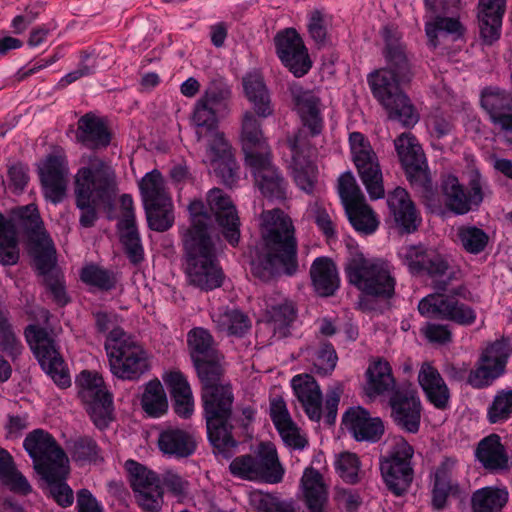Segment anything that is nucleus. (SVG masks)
<instances>
[{
  "instance_id": "obj_1",
  "label": "nucleus",
  "mask_w": 512,
  "mask_h": 512,
  "mask_svg": "<svg viewBox=\"0 0 512 512\" xmlns=\"http://www.w3.org/2000/svg\"><path fill=\"white\" fill-rule=\"evenodd\" d=\"M190 356L202 384L201 400L208 439L216 453L231 457L237 442L232 436L234 394L224 380L222 356L210 332L196 327L187 334Z\"/></svg>"
},
{
  "instance_id": "obj_2",
  "label": "nucleus",
  "mask_w": 512,
  "mask_h": 512,
  "mask_svg": "<svg viewBox=\"0 0 512 512\" xmlns=\"http://www.w3.org/2000/svg\"><path fill=\"white\" fill-rule=\"evenodd\" d=\"M260 241L250 251L252 274L269 281L283 273L298 271V243L291 218L280 209L261 213Z\"/></svg>"
},
{
  "instance_id": "obj_3",
  "label": "nucleus",
  "mask_w": 512,
  "mask_h": 512,
  "mask_svg": "<svg viewBox=\"0 0 512 512\" xmlns=\"http://www.w3.org/2000/svg\"><path fill=\"white\" fill-rule=\"evenodd\" d=\"M385 59L386 67L375 70L367 77L371 92L387 110L390 119L399 121L405 127H413L419 121V115L400 88L413 77L404 47L401 44H387Z\"/></svg>"
},
{
  "instance_id": "obj_4",
  "label": "nucleus",
  "mask_w": 512,
  "mask_h": 512,
  "mask_svg": "<svg viewBox=\"0 0 512 512\" xmlns=\"http://www.w3.org/2000/svg\"><path fill=\"white\" fill-rule=\"evenodd\" d=\"M365 393L369 398L393 392L390 397L392 415L396 424L409 433H416L420 427L421 402L412 384L396 388V381L390 364L382 359L371 363L366 372Z\"/></svg>"
},
{
  "instance_id": "obj_5",
  "label": "nucleus",
  "mask_w": 512,
  "mask_h": 512,
  "mask_svg": "<svg viewBox=\"0 0 512 512\" xmlns=\"http://www.w3.org/2000/svg\"><path fill=\"white\" fill-rule=\"evenodd\" d=\"M114 182L111 167L95 155L88 157L87 165L75 175L76 207L80 210L79 223L92 227L97 220L96 207L109 198Z\"/></svg>"
},
{
  "instance_id": "obj_6",
  "label": "nucleus",
  "mask_w": 512,
  "mask_h": 512,
  "mask_svg": "<svg viewBox=\"0 0 512 512\" xmlns=\"http://www.w3.org/2000/svg\"><path fill=\"white\" fill-rule=\"evenodd\" d=\"M345 274L348 282L365 295L390 299L395 293L393 267L383 258L356 252L348 258Z\"/></svg>"
},
{
  "instance_id": "obj_7",
  "label": "nucleus",
  "mask_w": 512,
  "mask_h": 512,
  "mask_svg": "<svg viewBox=\"0 0 512 512\" xmlns=\"http://www.w3.org/2000/svg\"><path fill=\"white\" fill-rule=\"evenodd\" d=\"M111 373L122 380L136 381L150 370L147 351L120 327H113L105 340Z\"/></svg>"
},
{
  "instance_id": "obj_8",
  "label": "nucleus",
  "mask_w": 512,
  "mask_h": 512,
  "mask_svg": "<svg viewBox=\"0 0 512 512\" xmlns=\"http://www.w3.org/2000/svg\"><path fill=\"white\" fill-rule=\"evenodd\" d=\"M183 244L189 283L204 291L220 287L224 273L218 262L216 242L189 237Z\"/></svg>"
},
{
  "instance_id": "obj_9",
  "label": "nucleus",
  "mask_w": 512,
  "mask_h": 512,
  "mask_svg": "<svg viewBox=\"0 0 512 512\" xmlns=\"http://www.w3.org/2000/svg\"><path fill=\"white\" fill-rule=\"evenodd\" d=\"M413 447L403 437H395L387 453L380 457L379 467L387 489L395 496L408 491L414 478Z\"/></svg>"
},
{
  "instance_id": "obj_10",
  "label": "nucleus",
  "mask_w": 512,
  "mask_h": 512,
  "mask_svg": "<svg viewBox=\"0 0 512 512\" xmlns=\"http://www.w3.org/2000/svg\"><path fill=\"white\" fill-rule=\"evenodd\" d=\"M18 226L29 233L41 229L42 220L35 205L19 207L12 217L0 214V264L3 266H13L19 261Z\"/></svg>"
},
{
  "instance_id": "obj_11",
  "label": "nucleus",
  "mask_w": 512,
  "mask_h": 512,
  "mask_svg": "<svg viewBox=\"0 0 512 512\" xmlns=\"http://www.w3.org/2000/svg\"><path fill=\"white\" fill-rule=\"evenodd\" d=\"M231 474L248 481H261L277 484L282 481L284 469L281 466L277 451L271 444L262 443L254 455H241L229 465Z\"/></svg>"
},
{
  "instance_id": "obj_12",
  "label": "nucleus",
  "mask_w": 512,
  "mask_h": 512,
  "mask_svg": "<svg viewBox=\"0 0 512 512\" xmlns=\"http://www.w3.org/2000/svg\"><path fill=\"white\" fill-rule=\"evenodd\" d=\"M75 385L93 423L100 429L107 427L113 419V397L102 376L83 370L77 375Z\"/></svg>"
},
{
  "instance_id": "obj_13",
  "label": "nucleus",
  "mask_w": 512,
  "mask_h": 512,
  "mask_svg": "<svg viewBox=\"0 0 512 512\" xmlns=\"http://www.w3.org/2000/svg\"><path fill=\"white\" fill-rule=\"evenodd\" d=\"M24 335L27 343L37 358L41 368L60 388L71 385V378L64 360L53 338L46 329L36 325H29Z\"/></svg>"
},
{
  "instance_id": "obj_14",
  "label": "nucleus",
  "mask_w": 512,
  "mask_h": 512,
  "mask_svg": "<svg viewBox=\"0 0 512 512\" xmlns=\"http://www.w3.org/2000/svg\"><path fill=\"white\" fill-rule=\"evenodd\" d=\"M353 162L371 199L384 197L382 172L378 157L368 139L360 132L349 135Z\"/></svg>"
},
{
  "instance_id": "obj_15",
  "label": "nucleus",
  "mask_w": 512,
  "mask_h": 512,
  "mask_svg": "<svg viewBox=\"0 0 512 512\" xmlns=\"http://www.w3.org/2000/svg\"><path fill=\"white\" fill-rule=\"evenodd\" d=\"M23 446L39 475L68 464V458L63 449L54 437L43 429L30 432L25 437Z\"/></svg>"
},
{
  "instance_id": "obj_16",
  "label": "nucleus",
  "mask_w": 512,
  "mask_h": 512,
  "mask_svg": "<svg viewBox=\"0 0 512 512\" xmlns=\"http://www.w3.org/2000/svg\"><path fill=\"white\" fill-rule=\"evenodd\" d=\"M458 294H429L420 300L418 311L425 317H437L462 326L472 325L476 320V312L472 307L460 302L456 298Z\"/></svg>"
},
{
  "instance_id": "obj_17",
  "label": "nucleus",
  "mask_w": 512,
  "mask_h": 512,
  "mask_svg": "<svg viewBox=\"0 0 512 512\" xmlns=\"http://www.w3.org/2000/svg\"><path fill=\"white\" fill-rule=\"evenodd\" d=\"M126 469L139 506L146 512H159L163 504L160 477L134 460L126 461Z\"/></svg>"
},
{
  "instance_id": "obj_18",
  "label": "nucleus",
  "mask_w": 512,
  "mask_h": 512,
  "mask_svg": "<svg viewBox=\"0 0 512 512\" xmlns=\"http://www.w3.org/2000/svg\"><path fill=\"white\" fill-rule=\"evenodd\" d=\"M38 173L47 200L53 204L62 202L69 182L68 161L64 154L53 153L39 164Z\"/></svg>"
},
{
  "instance_id": "obj_19",
  "label": "nucleus",
  "mask_w": 512,
  "mask_h": 512,
  "mask_svg": "<svg viewBox=\"0 0 512 512\" xmlns=\"http://www.w3.org/2000/svg\"><path fill=\"white\" fill-rule=\"evenodd\" d=\"M274 41L279 59L295 77L308 73L312 63L301 36L294 28L278 32Z\"/></svg>"
},
{
  "instance_id": "obj_20",
  "label": "nucleus",
  "mask_w": 512,
  "mask_h": 512,
  "mask_svg": "<svg viewBox=\"0 0 512 512\" xmlns=\"http://www.w3.org/2000/svg\"><path fill=\"white\" fill-rule=\"evenodd\" d=\"M250 170L255 186L270 199L283 201L287 198L288 183L279 168L272 161V153L245 164Z\"/></svg>"
},
{
  "instance_id": "obj_21",
  "label": "nucleus",
  "mask_w": 512,
  "mask_h": 512,
  "mask_svg": "<svg viewBox=\"0 0 512 512\" xmlns=\"http://www.w3.org/2000/svg\"><path fill=\"white\" fill-rule=\"evenodd\" d=\"M397 254L412 274H426L433 279L442 278L447 274L449 266L443 257L422 245H403Z\"/></svg>"
},
{
  "instance_id": "obj_22",
  "label": "nucleus",
  "mask_w": 512,
  "mask_h": 512,
  "mask_svg": "<svg viewBox=\"0 0 512 512\" xmlns=\"http://www.w3.org/2000/svg\"><path fill=\"white\" fill-rule=\"evenodd\" d=\"M202 161L225 185L231 187L236 184L239 166L224 135L216 134L207 143Z\"/></svg>"
},
{
  "instance_id": "obj_23",
  "label": "nucleus",
  "mask_w": 512,
  "mask_h": 512,
  "mask_svg": "<svg viewBox=\"0 0 512 512\" xmlns=\"http://www.w3.org/2000/svg\"><path fill=\"white\" fill-rule=\"evenodd\" d=\"M481 106L491 123L499 129L506 143L512 146V97L499 88H487L481 94Z\"/></svg>"
},
{
  "instance_id": "obj_24",
  "label": "nucleus",
  "mask_w": 512,
  "mask_h": 512,
  "mask_svg": "<svg viewBox=\"0 0 512 512\" xmlns=\"http://www.w3.org/2000/svg\"><path fill=\"white\" fill-rule=\"evenodd\" d=\"M295 110L301 123L310 135L315 137L324 129V104L318 93L314 90L295 87L291 90Z\"/></svg>"
},
{
  "instance_id": "obj_25",
  "label": "nucleus",
  "mask_w": 512,
  "mask_h": 512,
  "mask_svg": "<svg viewBox=\"0 0 512 512\" xmlns=\"http://www.w3.org/2000/svg\"><path fill=\"white\" fill-rule=\"evenodd\" d=\"M207 203L227 242L236 246L240 240V221L236 207L229 196L223 190L213 188L207 195Z\"/></svg>"
},
{
  "instance_id": "obj_26",
  "label": "nucleus",
  "mask_w": 512,
  "mask_h": 512,
  "mask_svg": "<svg viewBox=\"0 0 512 512\" xmlns=\"http://www.w3.org/2000/svg\"><path fill=\"white\" fill-rule=\"evenodd\" d=\"M263 317L278 337H285L296 318L294 303L279 292L266 295L263 299Z\"/></svg>"
},
{
  "instance_id": "obj_27",
  "label": "nucleus",
  "mask_w": 512,
  "mask_h": 512,
  "mask_svg": "<svg viewBox=\"0 0 512 512\" xmlns=\"http://www.w3.org/2000/svg\"><path fill=\"white\" fill-rule=\"evenodd\" d=\"M387 205L396 226L402 232L412 233L417 230L421 217L404 188L397 187L388 193Z\"/></svg>"
},
{
  "instance_id": "obj_28",
  "label": "nucleus",
  "mask_w": 512,
  "mask_h": 512,
  "mask_svg": "<svg viewBox=\"0 0 512 512\" xmlns=\"http://www.w3.org/2000/svg\"><path fill=\"white\" fill-rule=\"evenodd\" d=\"M240 140L245 155V164L263 157L266 153H271L261 123L251 111L243 113Z\"/></svg>"
},
{
  "instance_id": "obj_29",
  "label": "nucleus",
  "mask_w": 512,
  "mask_h": 512,
  "mask_svg": "<svg viewBox=\"0 0 512 512\" xmlns=\"http://www.w3.org/2000/svg\"><path fill=\"white\" fill-rule=\"evenodd\" d=\"M157 446L164 456L183 459L195 453L197 440L191 432L176 427H168L159 433Z\"/></svg>"
},
{
  "instance_id": "obj_30",
  "label": "nucleus",
  "mask_w": 512,
  "mask_h": 512,
  "mask_svg": "<svg viewBox=\"0 0 512 512\" xmlns=\"http://www.w3.org/2000/svg\"><path fill=\"white\" fill-rule=\"evenodd\" d=\"M343 424L357 441L376 442L384 432L381 419L370 417L361 407L350 408L343 416Z\"/></svg>"
},
{
  "instance_id": "obj_31",
  "label": "nucleus",
  "mask_w": 512,
  "mask_h": 512,
  "mask_svg": "<svg viewBox=\"0 0 512 512\" xmlns=\"http://www.w3.org/2000/svg\"><path fill=\"white\" fill-rule=\"evenodd\" d=\"M291 385L306 415L318 422L322 417V392L316 380L310 375H296Z\"/></svg>"
},
{
  "instance_id": "obj_32",
  "label": "nucleus",
  "mask_w": 512,
  "mask_h": 512,
  "mask_svg": "<svg viewBox=\"0 0 512 512\" xmlns=\"http://www.w3.org/2000/svg\"><path fill=\"white\" fill-rule=\"evenodd\" d=\"M507 0H479L478 22L484 43L491 45L501 33L502 18Z\"/></svg>"
},
{
  "instance_id": "obj_33",
  "label": "nucleus",
  "mask_w": 512,
  "mask_h": 512,
  "mask_svg": "<svg viewBox=\"0 0 512 512\" xmlns=\"http://www.w3.org/2000/svg\"><path fill=\"white\" fill-rule=\"evenodd\" d=\"M300 488L309 512H326L328 487L323 475L314 467H307L300 479Z\"/></svg>"
},
{
  "instance_id": "obj_34",
  "label": "nucleus",
  "mask_w": 512,
  "mask_h": 512,
  "mask_svg": "<svg viewBox=\"0 0 512 512\" xmlns=\"http://www.w3.org/2000/svg\"><path fill=\"white\" fill-rule=\"evenodd\" d=\"M475 457L490 472L505 471L512 465L506 448L501 443V437L495 433L479 441L475 450Z\"/></svg>"
},
{
  "instance_id": "obj_35",
  "label": "nucleus",
  "mask_w": 512,
  "mask_h": 512,
  "mask_svg": "<svg viewBox=\"0 0 512 512\" xmlns=\"http://www.w3.org/2000/svg\"><path fill=\"white\" fill-rule=\"evenodd\" d=\"M418 382L427 399L437 409L449 406L450 391L439 371L430 363H422L418 372Z\"/></svg>"
},
{
  "instance_id": "obj_36",
  "label": "nucleus",
  "mask_w": 512,
  "mask_h": 512,
  "mask_svg": "<svg viewBox=\"0 0 512 512\" xmlns=\"http://www.w3.org/2000/svg\"><path fill=\"white\" fill-rule=\"evenodd\" d=\"M425 32L429 44L436 48L445 41H456L464 34V27L456 17L435 15L425 21Z\"/></svg>"
},
{
  "instance_id": "obj_37",
  "label": "nucleus",
  "mask_w": 512,
  "mask_h": 512,
  "mask_svg": "<svg viewBox=\"0 0 512 512\" xmlns=\"http://www.w3.org/2000/svg\"><path fill=\"white\" fill-rule=\"evenodd\" d=\"M310 277L315 292L320 296H331L339 288L340 279L337 267L327 257H318L313 261Z\"/></svg>"
},
{
  "instance_id": "obj_38",
  "label": "nucleus",
  "mask_w": 512,
  "mask_h": 512,
  "mask_svg": "<svg viewBox=\"0 0 512 512\" xmlns=\"http://www.w3.org/2000/svg\"><path fill=\"white\" fill-rule=\"evenodd\" d=\"M77 140L90 149L107 147L111 137L105 123L92 113H87L78 121Z\"/></svg>"
},
{
  "instance_id": "obj_39",
  "label": "nucleus",
  "mask_w": 512,
  "mask_h": 512,
  "mask_svg": "<svg viewBox=\"0 0 512 512\" xmlns=\"http://www.w3.org/2000/svg\"><path fill=\"white\" fill-rule=\"evenodd\" d=\"M210 315L216 329L230 336L242 337L251 328L249 317L237 308H213Z\"/></svg>"
},
{
  "instance_id": "obj_40",
  "label": "nucleus",
  "mask_w": 512,
  "mask_h": 512,
  "mask_svg": "<svg viewBox=\"0 0 512 512\" xmlns=\"http://www.w3.org/2000/svg\"><path fill=\"white\" fill-rule=\"evenodd\" d=\"M245 96L259 117L267 118L274 112L269 91L260 73L254 71L243 77Z\"/></svg>"
},
{
  "instance_id": "obj_41",
  "label": "nucleus",
  "mask_w": 512,
  "mask_h": 512,
  "mask_svg": "<svg viewBox=\"0 0 512 512\" xmlns=\"http://www.w3.org/2000/svg\"><path fill=\"white\" fill-rule=\"evenodd\" d=\"M394 145L408 175L422 171L425 165V155L417 138L412 133H402L394 140Z\"/></svg>"
},
{
  "instance_id": "obj_42",
  "label": "nucleus",
  "mask_w": 512,
  "mask_h": 512,
  "mask_svg": "<svg viewBox=\"0 0 512 512\" xmlns=\"http://www.w3.org/2000/svg\"><path fill=\"white\" fill-rule=\"evenodd\" d=\"M174 401V410L180 417L188 418L194 410L191 387L179 371H171L163 377Z\"/></svg>"
},
{
  "instance_id": "obj_43",
  "label": "nucleus",
  "mask_w": 512,
  "mask_h": 512,
  "mask_svg": "<svg viewBox=\"0 0 512 512\" xmlns=\"http://www.w3.org/2000/svg\"><path fill=\"white\" fill-rule=\"evenodd\" d=\"M442 194L445 206L457 215L467 214L478 206L470 200V195L454 175L446 176L442 181Z\"/></svg>"
},
{
  "instance_id": "obj_44",
  "label": "nucleus",
  "mask_w": 512,
  "mask_h": 512,
  "mask_svg": "<svg viewBox=\"0 0 512 512\" xmlns=\"http://www.w3.org/2000/svg\"><path fill=\"white\" fill-rule=\"evenodd\" d=\"M221 116L200 98L195 102L191 114V122L196 127L197 141L207 137L209 143L214 136L224 135L218 131V117Z\"/></svg>"
},
{
  "instance_id": "obj_45",
  "label": "nucleus",
  "mask_w": 512,
  "mask_h": 512,
  "mask_svg": "<svg viewBox=\"0 0 512 512\" xmlns=\"http://www.w3.org/2000/svg\"><path fill=\"white\" fill-rule=\"evenodd\" d=\"M68 474L69 466L67 464L40 475L47 484L49 495L63 508L71 506L74 501L73 490L66 482Z\"/></svg>"
},
{
  "instance_id": "obj_46",
  "label": "nucleus",
  "mask_w": 512,
  "mask_h": 512,
  "mask_svg": "<svg viewBox=\"0 0 512 512\" xmlns=\"http://www.w3.org/2000/svg\"><path fill=\"white\" fill-rule=\"evenodd\" d=\"M292 152V176L296 185L307 194L314 191L317 181V166L307 159L299 156L297 140L289 141Z\"/></svg>"
},
{
  "instance_id": "obj_47",
  "label": "nucleus",
  "mask_w": 512,
  "mask_h": 512,
  "mask_svg": "<svg viewBox=\"0 0 512 512\" xmlns=\"http://www.w3.org/2000/svg\"><path fill=\"white\" fill-rule=\"evenodd\" d=\"M139 190L144 208L172 201L165 184L162 174L157 170L146 173L139 182Z\"/></svg>"
},
{
  "instance_id": "obj_48",
  "label": "nucleus",
  "mask_w": 512,
  "mask_h": 512,
  "mask_svg": "<svg viewBox=\"0 0 512 512\" xmlns=\"http://www.w3.org/2000/svg\"><path fill=\"white\" fill-rule=\"evenodd\" d=\"M0 481L14 493L27 495L32 490L26 477L16 468L12 455L1 447Z\"/></svg>"
},
{
  "instance_id": "obj_49",
  "label": "nucleus",
  "mask_w": 512,
  "mask_h": 512,
  "mask_svg": "<svg viewBox=\"0 0 512 512\" xmlns=\"http://www.w3.org/2000/svg\"><path fill=\"white\" fill-rule=\"evenodd\" d=\"M232 90L223 78L212 79L205 88L200 99L221 116L231 111Z\"/></svg>"
},
{
  "instance_id": "obj_50",
  "label": "nucleus",
  "mask_w": 512,
  "mask_h": 512,
  "mask_svg": "<svg viewBox=\"0 0 512 512\" xmlns=\"http://www.w3.org/2000/svg\"><path fill=\"white\" fill-rule=\"evenodd\" d=\"M508 499L506 488L487 486L473 493L471 505L473 512H500Z\"/></svg>"
},
{
  "instance_id": "obj_51",
  "label": "nucleus",
  "mask_w": 512,
  "mask_h": 512,
  "mask_svg": "<svg viewBox=\"0 0 512 512\" xmlns=\"http://www.w3.org/2000/svg\"><path fill=\"white\" fill-rule=\"evenodd\" d=\"M140 403L143 411L151 418H159L167 412V396L158 379L150 380L145 384Z\"/></svg>"
},
{
  "instance_id": "obj_52",
  "label": "nucleus",
  "mask_w": 512,
  "mask_h": 512,
  "mask_svg": "<svg viewBox=\"0 0 512 512\" xmlns=\"http://www.w3.org/2000/svg\"><path fill=\"white\" fill-rule=\"evenodd\" d=\"M35 234L37 240L32 249L34 262L38 273L45 279L57 273L53 271L56 264V251L49 235L40 230Z\"/></svg>"
},
{
  "instance_id": "obj_53",
  "label": "nucleus",
  "mask_w": 512,
  "mask_h": 512,
  "mask_svg": "<svg viewBox=\"0 0 512 512\" xmlns=\"http://www.w3.org/2000/svg\"><path fill=\"white\" fill-rule=\"evenodd\" d=\"M191 226L183 234V241L189 237L198 240L212 239L209 235L211 217L207 214L202 201L193 200L188 205Z\"/></svg>"
},
{
  "instance_id": "obj_54",
  "label": "nucleus",
  "mask_w": 512,
  "mask_h": 512,
  "mask_svg": "<svg viewBox=\"0 0 512 512\" xmlns=\"http://www.w3.org/2000/svg\"><path fill=\"white\" fill-rule=\"evenodd\" d=\"M304 357L311 362L313 371L320 375L331 373L337 364V354L330 343H324L321 347L306 348L303 351Z\"/></svg>"
},
{
  "instance_id": "obj_55",
  "label": "nucleus",
  "mask_w": 512,
  "mask_h": 512,
  "mask_svg": "<svg viewBox=\"0 0 512 512\" xmlns=\"http://www.w3.org/2000/svg\"><path fill=\"white\" fill-rule=\"evenodd\" d=\"M345 212L353 228L360 234L371 235L379 226L375 213L366 203L347 208Z\"/></svg>"
},
{
  "instance_id": "obj_56",
  "label": "nucleus",
  "mask_w": 512,
  "mask_h": 512,
  "mask_svg": "<svg viewBox=\"0 0 512 512\" xmlns=\"http://www.w3.org/2000/svg\"><path fill=\"white\" fill-rule=\"evenodd\" d=\"M457 237L462 248L470 254L483 252L488 244V234L473 225H462L457 228Z\"/></svg>"
},
{
  "instance_id": "obj_57",
  "label": "nucleus",
  "mask_w": 512,
  "mask_h": 512,
  "mask_svg": "<svg viewBox=\"0 0 512 512\" xmlns=\"http://www.w3.org/2000/svg\"><path fill=\"white\" fill-rule=\"evenodd\" d=\"M512 417V389L497 391L487 408V420L491 424L504 423Z\"/></svg>"
},
{
  "instance_id": "obj_58",
  "label": "nucleus",
  "mask_w": 512,
  "mask_h": 512,
  "mask_svg": "<svg viewBox=\"0 0 512 512\" xmlns=\"http://www.w3.org/2000/svg\"><path fill=\"white\" fill-rule=\"evenodd\" d=\"M80 278L85 284L102 291L112 290L116 286L114 273L95 264H89L83 267Z\"/></svg>"
},
{
  "instance_id": "obj_59",
  "label": "nucleus",
  "mask_w": 512,
  "mask_h": 512,
  "mask_svg": "<svg viewBox=\"0 0 512 512\" xmlns=\"http://www.w3.org/2000/svg\"><path fill=\"white\" fill-rule=\"evenodd\" d=\"M72 459L78 463H96L102 460L101 449L96 441L88 436L79 437L69 446Z\"/></svg>"
},
{
  "instance_id": "obj_60",
  "label": "nucleus",
  "mask_w": 512,
  "mask_h": 512,
  "mask_svg": "<svg viewBox=\"0 0 512 512\" xmlns=\"http://www.w3.org/2000/svg\"><path fill=\"white\" fill-rule=\"evenodd\" d=\"M147 222L150 229L157 232H164L170 229L174 223L173 203L165 202L144 208Z\"/></svg>"
},
{
  "instance_id": "obj_61",
  "label": "nucleus",
  "mask_w": 512,
  "mask_h": 512,
  "mask_svg": "<svg viewBox=\"0 0 512 512\" xmlns=\"http://www.w3.org/2000/svg\"><path fill=\"white\" fill-rule=\"evenodd\" d=\"M338 193L345 209L365 203L364 195L351 172H344L340 175Z\"/></svg>"
},
{
  "instance_id": "obj_62",
  "label": "nucleus",
  "mask_w": 512,
  "mask_h": 512,
  "mask_svg": "<svg viewBox=\"0 0 512 512\" xmlns=\"http://www.w3.org/2000/svg\"><path fill=\"white\" fill-rule=\"evenodd\" d=\"M503 374L500 368L493 366L480 357L474 369H470L467 383L476 389H482L490 386L497 378Z\"/></svg>"
},
{
  "instance_id": "obj_63",
  "label": "nucleus",
  "mask_w": 512,
  "mask_h": 512,
  "mask_svg": "<svg viewBox=\"0 0 512 512\" xmlns=\"http://www.w3.org/2000/svg\"><path fill=\"white\" fill-rule=\"evenodd\" d=\"M119 230L120 242L124 247L127 258L132 264H139L144 259V248L141 243L137 226L134 225L131 228H119Z\"/></svg>"
},
{
  "instance_id": "obj_64",
  "label": "nucleus",
  "mask_w": 512,
  "mask_h": 512,
  "mask_svg": "<svg viewBox=\"0 0 512 512\" xmlns=\"http://www.w3.org/2000/svg\"><path fill=\"white\" fill-rule=\"evenodd\" d=\"M334 467L344 482L349 484L359 482L360 460L356 454L351 452L338 454L334 461Z\"/></svg>"
}]
</instances>
